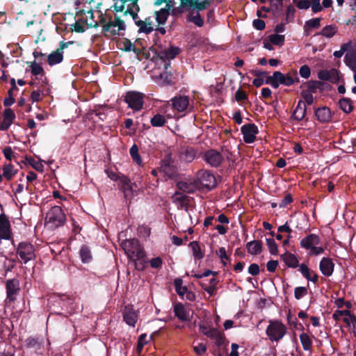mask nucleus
Segmentation results:
<instances>
[{"label": "nucleus", "instance_id": "22", "mask_svg": "<svg viewBox=\"0 0 356 356\" xmlns=\"http://www.w3.org/2000/svg\"><path fill=\"white\" fill-rule=\"evenodd\" d=\"M63 48L64 45L48 56L47 61L49 65H54L62 62L63 59Z\"/></svg>", "mask_w": 356, "mask_h": 356}, {"label": "nucleus", "instance_id": "38", "mask_svg": "<svg viewBox=\"0 0 356 356\" xmlns=\"http://www.w3.org/2000/svg\"><path fill=\"white\" fill-rule=\"evenodd\" d=\"M340 108L343 112L349 113L353 108L352 101L348 98H343L339 102Z\"/></svg>", "mask_w": 356, "mask_h": 356}, {"label": "nucleus", "instance_id": "41", "mask_svg": "<svg viewBox=\"0 0 356 356\" xmlns=\"http://www.w3.org/2000/svg\"><path fill=\"white\" fill-rule=\"evenodd\" d=\"M337 29L335 26L328 25L325 26L321 31V35L326 38H332L335 35Z\"/></svg>", "mask_w": 356, "mask_h": 356}, {"label": "nucleus", "instance_id": "7", "mask_svg": "<svg viewBox=\"0 0 356 356\" xmlns=\"http://www.w3.org/2000/svg\"><path fill=\"white\" fill-rule=\"evenodd\" d=\"M125 30L124 20L116 16L114 19H110L108 22L103 26V31L105 35H122Z\"/></svg>", "mask_w": 356, "mask_h": 356}, {"label": "nucleus", "instance_id": "26", "mask_svg": "<svg viewBox=\"0 0 356 356\" xmlns=\"http://www.w3.org/2000/svg\"><path fill=\"white\" fill-rule=\"evenodd\" d=\"M177 187L184 193H191L198 189V184L196 181H179L177 183Z\"/></svg>", "mask_w": 356, "mask_h": 356}, {"label": "nucleus", "instance_id": "14", "mask_svg": "<svg viewBox=\"0 0 356 356\" xmlns=\"http://www.w3.org/2000/svg\"><path fill=\"white\" fill-rule=\"evenodd\" d=\"M204 160L211 166L217 167L221 163L222 157L220 152L211 149L205 153Z\"/></svg>", "mask_w": 356, "mask_h": 356}, {"label": "nucleus", "instance_id": "31", "mask_svg": "<svg viewBox=\"0 0 356 356\" xmlns=\"http://www.w3.org/2000/svg\"><path fill=\"white\" fill-rule=\"evenodd\" d=\"M179 53V49L175 47H171L168 49L164 50L161 52V58L169 60L173 59Z\"/></svg>", "mask_w": 356, "mask_h": 356}, {"label": "nucleus", "instance_id": "10", "mask_svg": "<svg viewBox=\"0 0 356 356\" xmlns=\"http://www.w3.org/2000/svg\"><path fill=\"white\" fill-rule=\"evenodd\" d=\"M6 298L9 302H14L19 293V282L16 279L8 280L6 283Z\"/></svg>", "mask_w": 356, "mask_h": 356}, {"label": "nucleus", "instance_id": "46", "mask_svg": "<svg viewBox=\"0 0 356 356\" xmlns=\"http://www.w3.org/2000/svg\"><path fill=\"white\" fill-rule=\"evenodd\" d=\"M15 174V172L13 169V167L10 164L5 165L3 168V176L6 178V179L10 180L13 175Z\"/></svg>", "mask_w": 356, "mask_h": 356}, {"label": "nucleus", "instance_id": "39", "mask_svg": "<svg viewBox=\"0 0 356 356\" xmlns=\"http://www.w3.org/2000/svg\"><path fill=\"white\" fill-rule=\"evenodd\" d=\"M182 284H183V282L181 279H176L175 280V286L176 292L180 297L184 298L186 293L188 290L187 287L185 286H183Z\"/></svg>", "mask_w": 356, "mask_h": 356}, {"label": "nucleus", "instance_id": "17", "mask_svg": "<svg viewBox=\"0 0 356 356\" xmlns=\"http://www.w3.org/2000/svg\"><path fill=\"white\" fill-rule=\"evenodd\" d=\"M173 108L179 112L186 110L189 105V99L186 96H178L172 99Z\"/></svg>", "mask_w": 356, "mask_h": 356}, {"label": "nucleus", "instance_id": "40", "mask_svg": "<svg viewBox=\"0 0 356 356\" xmlns=\"http://www.w3.org/2000/svg\"><path fill=\"white\" fill-rule=\"evenodd\" d=\"M130 155L133 160L138 164L141 165L142 159L138 154V147L136 145H133L129 150Z\"/></svg>", "mask_w": 356, "mask_h": 356}, {"label": "nucleus", "instance_id": "27", "mask_svg": "<svg viewBox=\"0 0 356 356\" xmlns=\"http://www.w3.org/2000/svg\"><path fill=\"white\" fill-rule=\"evenodd\" d=\"M345 64L354 72H356V51H348L344 58Z\"/></svg>", "mask_w": 356, "mask_h": 356}, {"label": "nucleus", "instance_id": "64", "mask_svg": "<svg viewBox=\"0 0 356 356\" xmlns=\"http://www.w3.org/2000/svg\"><path fill=\"white\" fill-rule=\"evenodd\" d=\"M311 6L309 0H300L297 3V7L300 9H308Z\"/></svg>", "mask_w": 356, "mask_h": 356}, {"label": "nucleus", "instance_id": "44", "mask_svg": "<svg viewBox=\"0 0 356 356\" xmlns=\"http://www.w3.org/2000/svg\"><path fill=\"white\" fill-rule=\"evenodd\" d=\"M343 321L349 326L353 327L354 328L356 326V318L355 316L352 315L349 311H346L345 312V315L343 317Z\"/></svg>", "mask_w": 356, "mask_h": 356}, {"label": "nucleus", "instance_id": "45", "mask_svg": "<svg viewBox=\"0 0 356 356\" xmlns=\"http://www.w3.org/2000/svg\"><path fill=\"white\" fill-rule=\"evenodd\" d=\"M268 40L275 45L282 46L284 42V36L283 35L272 34L269 35Z\"/></svg>", "mask_w": 356, "mask_h": 356}, {"label": "nucleus", "instance_id": "21", "mask_svg": "<svg viewBox=\"0 0 356 356\" xmlns=\"http://www.w3.org/2000/svg\"><path fill=\"white\" fill-rule=\"evenodd\" d=\"M123 318L127 325L134 327L138 320V314L133 308L126 307L124 311Z\"/></svg>", "mask_w": 356, "mask_h": 356}, {"label": "nucleus", "instance_id": "42", "mask_svg": "<svg viewBox=\"0 0 356 356\" xmlns=\"http://www.w3.org/2000/svg\"><path fill=\"white\" fill-rule=\"evenodd\" d=\"M81 261L84 263L89 262L91 260V253L89 248L86 246H82L79 251Z\"/></svg>", "mask_w": 356, "mask_h": 356}, {"label": "nucleus", "instance_id": "16", "mask_svg": "<svg viewBox=\"0 0 356 356\" xmlns=\"http://www.w3.org/2000/svg\"><path fill=\"white\" fill-rule=\"evenodd\" d=\"M175 316L182 321H189L191 318L190 309L186 308L182 304L178 303L174 306Z\"/></svg>", "mask_w": 356, "mask_h": 356}, {"label": "nucleus", "instance_id": "51", "mask_svg": "<svg viewBox=\"0 0 356 356\" xmlns=\"http://www.w3.org/2000/svg\"><path fill=\"white\" fill-rule=\"evenodd\" d=\"M147 334H143L139 337L137 344V352L140 353L143 350L144 346L147 343Z\"/></svg>", "mask_w": 356, "mask_h": 356}, {"label": "nucleus", "instance_id": "57", "mask_svg": "<svg viewBox=\"0 0 356 356\" xmlns=\"http://www.w3.org/2000/svg\"><path fill=\"white\" fill-rule=\"evenodd\" d=\"M149 264H150V266H151L152 268H159L162 266L163 261L161 259V257H157L152 259L149 261Z\"/></svg>", "mask_w": 356, "mask_h": 356}, {"label": "nucleus", "instance_id": "19", "mask_svg": "<svg viewBox=\"0 0 356 356\" xmlns=\"http://www.w3.org/2000/svg\"><path fill=\"white\" fill-rule=\"evenodd\" d=\"M0 238L6 240L10 238V222L3 215H0Z\"/></svg>", "mask_w": 356, "mask_h": 356}, {"label": "nucleus", "instance_id": "43", "mask_svg": "<svg viewBox=\"0 0 356 356\" xmlns=\"http://www.w3.org/2000/svg\"><path fill=\"white\" fill-rule=\"evenodd\" d=\"M153 127H162L165 123V118L163 115L156 114L150 120Z\"/></svg>", "mask_w": 356, "mask_h": 356}, {"label": "nucleus", "instance_id": "13", "mask_svg": "<svg viewBox=\"0 0 356 356\" xmlns=\"http://www.w3.org/2000/svg\"><path fill=\"white\" fill-rule=\"evenodd\" d=\"M114 10L117 13L122 12L131 6H132L131 12L134 14L137 10V0H114Z\"/></svg>", "mask_w": 356, "mask_h": 356}, {"label": "nucleus", "instance_id": "61", "mask_svg": "<svg viewBox=\"0 0 356 356\" xmlns=\"http://www.w3.org/2000/svg\"><path fill=\"white\" fill-rule=\"evenodd\" d=\"M4 156L9 161H11L14 156V152L11 147H6L3 151Z\"/></svg>", "mask_w": 356, "mask_h": 356}, {"label": "nucleus", "instance_id": "28", "mask_svg": "<svg viewBox=\"0 0 356 356\" xmlns=\"http://www.w3.org/2000/svg\"><path fill=\"white\" fill-rule=\"evenodd\" d=\"M187 196L182 193H175L172 196V202L177 205L178 208L183 209L188 211L186 207Z\"/></svg>", "mask_w": 356, "mask_h": 356}, {"label": "nucleus", "instance_id": "59", "mask_svg": "<svg viewBox=\"0 0 356 356\" xmlns=\"http://www.w3.org/2000/svg\"><path fill=\"white\" fill-rule=\"evenodd\" d=\"M278 266V261L275 260H270L267 262L266 268L269 272H274Z\"/></svg>", "mask_w": 356, "mask_h": 356}, {"label": "nucleus", "instance_id": "49", "mask_svg": "<svg viewBox=\"0 0 356 356\" xmlns=\"http://www.w3.org/2000/svg\"><path fill=\"white\" fill-rule=\"evenodd\" d=\"M307 293V289L304 286H298L295 289L294 296L297 300L303 298Z\"/></svg>", "mask_w": 356, "mask_h": 356}, {"label": "nucleus", "instance_id": "3", "mask_svg": "<svg viewBox=\"0 0 356 356\" xmlns=\"http://www.w3.org/2000/svg\"><path fill=\"white\" fill-rule=\"evenodd\" d=\"M65 220V215L62 209L58 206H54L47 213L44 224L47 228L54 229L63 225Z\"/></svg>", "mask_w": 356, "mask_h": 356}, {"label": "nucleus", "instance_id": "24", "mask_svg": "<svg viewBox=\"0 0 356 356\" xmlns=\"http://www.w3.org/2000/svg\"><path fill=\"white\" fill-rule=\"evenodd\" d=\"M200 330L203 334L216 340V342H220L222 340V336L216 329L209 328L203 325L200 326Z\"/></svg>", "mask_w": 356, "mask_h": 356}, {"label": "nucleus", "instance_id": "33", "mask_svg": "<svg viewBox=\"0 0 356 356\" xmlns=\"http://www.w3.org/2000/svg\"><path fill=\"white\" fill-rule=\"evenodd\" d=\"M195 156L194 150L191 148H187L180 153L179 159L183 162L190 163L194 159Z\"/></svg>", "mask_w": 356, "mask_h": 356}, {"label": "nucleus", "instance_id": "50", "mask_svg": "<svg viewBox=\"0 0 356 356\" xmlns=\"http://www.w3.org/2000/svg\"><path fill=\"white\" fill-rule=\"evenodd\" d=\"M340 80L339 72L335 69H331L328 79L326 81L332 83H338Z\"/></svg>", "mask_w": 356, "mask_h": 356}, {"label": "nucleus", "instance_id": "9", "mask_svg": "<svg viewBox=\"0 0 356 356\" xmlns=\"http://www.w3.org/2000/svg\"><path fill=\"white\" fill-rule=\"evenodd\" d=\"M125 102L134 111H140L143 106L144 95L136 91H129L125 96Z\"/></svg>", "mask_w": 356, "mask_h": 356}, {"label": "nucleus", "instance_id": "47", "mask_svg": "<svg viewBox=\"0 0 356 356\" xmlns=\"http://www.w3.org/2000/svg\"><path fill=\"white\" fill-rule=\"evenodd\" d=\"M217 255L220 257L222 263L224 266H226L227 262L229 261V257L227 254L226 249L223 247L220 248L216 251Z\"/></svg>", "mask_w": 356, "mask_h": 356}, {"label": "nucleus", "instance_id": "34", "mask_svg": "<svg viewBox=\"0 0 356 356\" xmlns=\"http://www.w3.org/2000/svg\"><path fill=\"white\" fill-rule=\"evenodd\" d=\"M300 340L302 346V348L307 351L310 350L312 346V340L309 335L305 332H302L300 334Z\"/></svg>", "mask_w": 356, "mask_h": 356}, {"label": "nucleus", "instance_id": "4", "mask_svg": "<svg viewBox=\"0 0 356 356\" xmlns=\"http://www.w3.org/2000/svg\"><path fill=\"white\" fill-rule=\"evenodd\" d=\"M266 83L270 85L274 88H277L280 85L290 86L295 83V79L290 74H283L276 71L266 79Z\"/></svg>", "mask_w": 356, "mask_h": 356}, {"label": "nucleus", "instance_id": "12", "mask_svg": "<svg viewBox=\"0 0 356 356\" xmlns=\"http://www.w3.org/2000/svg\"><path fill=\"white\" fill-rule=\"evenodd\" d=\"M241 130L243 136V140L246 143H252L255 140L256 135L258 133V128L255 124H244Z\"/></svg>", "mask_w": 356, "mask_h": 356}, {"label": "nucleus", "instance_id": "6", "mask_svg": "<svg viewBox=\"0 0 356 356\" xmlns=\"http://www.w3.org/2000/svg\"><path fill=\"white\" fill-rule=\"evenodd\" d=\"M195 181L198 184V188H205L211 190L216 185L214 175L208 170H200L197 173Z\"/></svg>", "mask_w": 356, "mask_h": 356}, {"label": "nucleus", "instance_id": "53", "mask_svg": "<svg viewBox=\"0 0 356 356\" xmlns=\"http://www.w3.org/2000/svg\"><path fill=\"white\" fill-rule=\"evenodd\" d=\"M350 46V42L345 43L341 45L339 51H335L333 55L335 58H341L343 54L348 51V47Z\"/></svg>", "mask_w": 356, "mask_h": 356}, {"label": "nucleus", "instance_id": "29", "mask_svg": "<svg viewBox=\"0 0 356 356\" xmlns=\"http://www.w3.org/2000/svg\"><path fill=\"white\" fill-rule=\"evenodd\" d=\"M306 113V105L305 103L302 101H299L298 103V105L295 109V111L293 113V118L298 120H302Z\"/></svg>", "mask_w": 356, "mask_h": 356}, {"label": "nucleus", "instance_id": "5", "mask_svg": "<svg viewBox=\"0 0 356 356\" xmlns=\"http://www.w3.org/2000/svg\"><path fill=\"white\" fill-rule=\"evenodd\" d=\"M266 333L271 341H279L286 333V326L280 321H271L268 325Z\"/></svg>", "mask_w": 356, "mask_h": 356}, {"label": "nucleus", "instance_id": "8", "mask_svg": "<svg viewBox=\"0 0 356 356\" xmlns=\"http://www.w3.org/2000/svg\"><path fill=\"white\" fill-rule=\"evenodd\" d=\"M17 254L20 257L22 262L26 264L35 257V248L30 243L22 242L18 245Z\"/></svg>", "mask_w": 356, "mask_h": 356}, {"label": "nucleus", "instance_id": "58", "mask_svg": "<svg viewBox=\"0 0 356 356\" xmlns=\"http://www.w3.org/2000/svg\"><path fill=\"white\" fill-rule=\"evenodd\" d=\"M321 20L319 18L312 19L306 22V26L309 28L316 29L320 26Z\"/></svg>", "mask_w": 356, "mask_h": 356}, {"label": "nucleus", "instance_id": "62", "mask_svg": "<svg viewBox=\"0 0 356 356\" xmlns=\"http://www.w3.org/2000/svg\"><path fill=\"white\" fill-rule=\"evenodd\" d=\"M248 273L252 275H257L259 273V267L256 264H252L248 268Z\"/></svg>", "mask_w": 356, "mask_h": 356}, {"label": "nucleus", "instance_id": "1", "mask_svg": "<svg viewBox=\"0 0 356 356\" xmlns=\"http://www.w3.org/2000/svg\"><path fill=\"white\" fill-rule=\"evenodd\" d=\"M121 245L129 259L135 263L136 268L138 270H144L146 266L145 253L138 241L136 239L125 240L122 242Z\"/></svg>", "mask_w": 356, "mask_h": 356}, {"label": "nucleus", "instance_id": "36", "mask_svg": "<svg viewBox=\"0 0 356 356\" xmlns=\"http://www.w3.org/2000/svg\"><path fill=\"white\" fill-rule=\"evenodd\" d=\"M31 74L33 76H37L38 79H41L44 76V70L43 68L40 65V64L36 63L35 61L31 63L29 66Z\"/></svg>", "mask_w": 356, "mask_h": 356}, {"label": "nucleus", "instance_id": "52", "mask_svg": "<svg viewBox=\"0 0 356 356\" xmlns=\"http://www.w3.org/2000/svg\"><path fill=\"white\" fill-rule=\"evenodd\" d=\"M138 234L140 237L146 238L150 234V228L145 225H141L138 227Z\"/></svg>", "mask_w": 356, "mask_h": 356}, {"label": "nucleus", "instance_id": "20", "mask_svg": "<svg viewBox=\"0 0 356 356\" xmlns=\"http://www.w3.org/2000/svg\"><path fill=\"white\" fill-rule=\"evenodd\" d=\"M334 264L331 259L327 257H323L319 265L321 272L325 276H330L332 275L334 270Z\"/></svg>", "mask_w": 356, "mask_h": 356}, {"label": "nucleus", "instance_id": "63", "mask_svg": "<svg viewBox=\"0 0 356 356\" xmlns=\"http://www.w3.org/2000/svg\"><path fill=\"white\" fill-rule=\"evenodd\" d=\"M324 252V249L320 246L315 245L312 250L309 251V254L311 255H319Z\"/></svg>", "mask_w": 356, "mask_h": 356}, {"label": "nucleus", "instance_id": "54", "mask_svg": "<svg viewBox=\"0 0 356 356\" xmlns=\"http://www.w3.org/2000/svg\"><path fill=\"white\" fill-rule=\"evenodd\" d=\"M300 271L302 275L308 280L310 279V277L314 272L311 270L305 264H301L300 266Z\"/></svg>", "mask_w": 356, "mask_h": 356}, {"label": "nucleus", "instance_id": "60", "mask_svg": "<svg viewBox=\"0 0 356 356\" xmlns=\"http://www.w3.org/2000/svg\"><path fill=\"white\" fill-rule=\"evenodd\" d=\"M253 26L257 30H263L265 28V22L262 19H257L253 21Z\"/></svg>", "mask_w": 356, "mask_h": 356}, {"label": "nucleus", "instance_id": "37", "mask_svg": "<svg viewBox=\"0 0 356 356\" xmlns=\"http://www.w3.org/2000/svg\"><path fill=\"white\" fill-rule=\"evenodd\" d=\"M119 180L123 184V188L125 196L127 197L132 193V187L131 185L130 180L125 176L120 177Z\"/></svg>", "mask_w": 356, "mask_h": 356}, {"label": "nucleus", "instance_id": "25", "mask_svg": "<svg viewBox=\"0 0 356 356\" xmlns=\"http://www.w3.org/2000/svg\"><path fill=\"white\" fill-rule=\"evenodd\" d=\"M172 7H166L155 12V19L158 25H163L166 22L170 15V10Z\"/></svg>", "mask_w": 356, "mask_h": 356}, {"label": "nucleus", "instance_id": "30", "mask_svg": "<svg viewBox=\"0 0 356 356\" xmlns=\"http://www.w3.org/2000/svg\"><path fill=\"white\" fill-rule=\"evenodd\" d=\"M246 248L249 254L257 255L261 252L262 243L259 241H252L247 243Z\"/></svg>", "mask_w": 356, "mask_h": 356}, {"label": "nucleus", "instance_id": "15", "mask_svg": "<svg viewBox=\"0 0 356 356\" xmlns=\"http://www.w3.org/2000/svg\"><path fill=\"white\" fill-rule=\"evenodd\" d=\"M3 121L0 123V130H7L15 119V114L10 108H6L3 114Z\"/></svg>", "mask_w": 356, "mask_h": 356}, {"label": "nucleus", "instance_id": "23", "mask_svg": "<svg viewBox=\"0 0 356 356\" xmlns=\"http://www.w3.org/2000/svg\"><path fill=\"white\" fill-rule=\"evenodd\" d=\"M315 115L321 122H328L332 119L331 111L327 107L318 108L315 112Z\"/></svg>", "mask_w": 356, "mask_h": 356}, {"label": "nucleus", "instance_id": "2", "mask_svg": "<svg viewBox=\"0 0 356 356\" xmlns=\"http://www.w3.org/2000/svg\"><path fill=\"white\" fill-rule=\"evenodd\" d=\"M132 6L126 8L125 10L122 11L124 16H127L128 14L134 20L136 25L138 28V33L149 34L155 29V24L153 21V18L151 17H146L144 20L138 19V12L139 11V6H138L137 10L134 13L131 12Z\"/></svg>", "mask_w": 356, "mask_h": 356}, {"label": "nucleus", "instance_id": "32", "mask_svg": "<svg viewBox=\"0 0 356 356\" xmlns=\"http://www.w3.org/2000/svg\"><path fill=\"white\" fill-rule=\"evenodd\" d=\"M282 257L287 266L291 268H296L298 266V261L294 254L286 252L282 254Z\"/></svg>", "mask_w": 356, "mask_h": 356}, {"label": "nucleus", "instance_id": "55", "mask_svg": "<svg viewBox=\"0 0 356 356\" xmlns=\"http://www.w3.org/2000/svg\"><path fill=\"white\" fill-rule=\"evenodd\" d=\"M300 75L304 79H308L311 75V70L308 65H304L300 68Z\"/></svg>", "mask_w": 356, "mask_h": 356}, {"label": "nucleus", "instance_id": "48", "mask_svg": "<svg viewBox=\"0 0 356 356\" xmlns=\"http://www.w3.org/2000/svg\"><path fill=\"white\" fill-rule=\"evenodd\" d=\"M266 244L271 254L276 255L278 253L277 246L273 238H266Z\"/></svg>", "mask_w": 356, "mask_h": 356}, {"label": "nucleus", "instance_id": "35", "mask_svg": "<svg viewBox=\"0 0 356 356\" xmlns=\"http://www.w3.org/2000/svg\"><path fill=\"white\" fill-rule=\"evenodd\" d=\"M192 250L193 255L195 259H201L204 257V254L201 250L200 246L197 241H192L189 243Z\"/></svg>", "mask_w": 356, "mask_h": 356}, {"label": "nucleus", "instance_id": "11", "mask_svg": "<svg viewBox=\"0 0 356 356\" xmlns=\"http://www.w3.org/2000/svg\"><path fill=\"white\" fill-rule=\"evenodd\" d=\"M170 65V63H166V61L164 60V71L160 72L159 74H156V72H154L152 79L154 81V82L158 85L163 86L170 83L171 73L168 71Z\"/></svg>", "mask_w": 356, "mask_h": 356}, {"label": "nucleus", "instance_id": "56", "mask_svg": "<svg viewBox=\"0 0 356 356\" xmlns=\"http://www.w3.org/2000/svg\"><path fill=\"white\" fill-rule=\"evenodd\" d=\"M193 350L198 355H203L207 350V346L202 343H200L193 347Z\"/></svg>", "mask_w": 356, "mask_h": 356}, {"label": "nucleus", "instance_id": "18", "mask_svg": "<svg viewBox=\"0 0 356 356\" xmlns=\"http://www.w3.org/2000/svg\"><path fill=\"white\" fill-rule=\"evenodd\" d=\"M319 243V237L314 234L308 235L307 237L302 238L300 241L301 247L309 251L314 248L315 245H318Z\"/></svg>", "mask_w": 356, "mask_h": 356}]
</instances>
